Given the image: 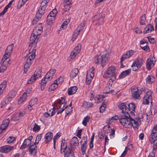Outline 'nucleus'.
I'll return each instance as SVG.
<instances>
[{
	"label": "nucleus",
	"instance_id": "nucleus-4",
	"mask_svg": "<svg viewBox=\"0 0 157 157\" xmlns=\"http://www.w3.org/2000/svg\"><path fill=\"white\" fill-rule=\"evenodd\" d=\"M36 50L33 49L32 50H29V52L27 54L25 57L26 59V63L25 64V67H29L34 59L35 57Z\"/></svg>",
	"mask_w": 157,
	"mask_h": 157
},
{
	"label": "nucleus",
	"instance_id": "nucleus-57",
	"mask_svg": "<svg viewBox=\"0 0 157 157\" xmlns=\"http://www.w3.org/2000/svg\"><path fill=\"white\" fill-rule=\"evenodd\" d=\"M15 139L13 137L10 136L7 139V143L8 144H10L13 143Z\"/></svg>",
	"mask_w": 157,
	"mask_h": 157
},
{
	"label": "nucleus",
	"instance_id": "nucleus-51",
	"mask_svg": "<svg viewBox=\"0 0 157 157\" xmlns=\"http://www.w3.org/2000/svg\"><path fill=\"white\" fill-rule=\"evenodd\" d=\"M57 12V11L56 10L54 9L51 11L48 15L51 16L52 17H55V16L56 15V14Z\"/></svg>",
	"mask_w": 157,
	"mask_h": 157
},
{
	"label": "nucleus",
	"instance_id": "nucleus-52",
	"mask_svg": "<svg viewBox=\"0 0 157 157\" xmlns=\"http://www.w3.org/2000/svg\"><path fill=\"white\" fill-rule=\"evenodd\" d=\"M42 134H39L37 136L35 140V145L36 144H38L39 141L41 140L42 137Z\"/></svg>",
	"mask_w": 157,
	"mask_h": 157
},
{
	"label": "nucleus",
	"instance_id": "nucleus-11",
	"mask_svg": "<svg viewBox=\"0 0 157 157\" xmlns=\"http://www.w3.org/2000/svg\"><path fill=\"white\" fill-rule=\"evenodd\" d=\"M13 47V44H12L7 46L6 50L5 53L1 59L2 63L4 62L3 59H7L10 57V54L12 52Z\"/></svg>",
	"mask_w": 157,
	"mask_h": 157
},
{
	"label": "nucleus",
	"instance_id": "nucleus-50",
	"mask_svg": "<svg viewBox=\"0 0 157 157\" xmlns=\"http://www.w3.org/2000/svg\"><path fill=\"white\" fill-rule=\"evenodd\" d=\"M105 103H102L101 106L99 109L100 112V113H103L105 110V108L106 107L107 101H105Z\"/></svg>",
	"mask_w": 157,
	"mask_h": 157
},
{
	"label": "nucleus",
	"instance_id": "nucleus-58",
	"mask_svg": "<svg viewBox=\"0 0 157 157\" xmlns=\"http://www.w3.org/2000/svg\"><path fill=\"white\" fill-rule=\"evenodd\" d=\"M134 53V51L132 50H130L127 52L125 54L127 56V57L128 58L131 56Z\"/></svg>",
	"mask_w": 157,
	"mask_h": 157
},
{
	"label": "nucleus",
	"instance_id": "nucleus-19",
	"mask_svg": "<svg viewBox=\"0 0 157 157\" xmlns=\"http://www.w3.org/2000/svg\"><path fill=\"white\" fill-rule=\"evenodd\" d=\"M128 106L127 109V111L128 112L129 115L130 114L132 115H134V113L135 112V109L136 106L135 104L133 103H130L129 104H127Z\"/></svg>",
	"mask_w": 157,
	"mask_h": 157
},
{
	"label": "nucleus",
	"instance_id": "nucleus-54",
	"mask_svg": "<svg viewBox=\"0 0 157 157\" xmlns=\"http://www.w3.org/2000/svg\"><path fill=\"white\" fill-rule=\"evenodd\" d=\"M40 126L36 124L35 123L33 128V131L34 132H37L40 130Z\"/></svg>",
	"mask_w": 157,
	"mask_h": 157
},
{
	"label": "nucleus",
	"instance_id": "nucleus-27",
	"mask_svg": "<svg viewBox=\"0 0 157 157\" xmlns=\"http://www.w3.org/2000/svg\"><path fill=\"white\" fill-rule=\"evenodd\" d=\"M78 72L79 71L77 68H75L73 69L71 71L70 74V78L71 79H73L76 77L77 75Z\"/></svg>",
	"mask_w": 157,
	"mask_h": 157
},
{
	"label": "nucleus",
	"instance_id": "nucleus-55",
	"mask_svg": "<svg viewBox=\"0 0 157 157\" xmlns=\"http://www.w3.org/2000/svg\"><path fill=\"white\" fill-rule=\"evenodd\" d=\"M71 5V4L65 3L63 8L64 10L66 11H68L70 9Z\"/></svg>",
	"mask_w": 157,
	"mask_h": 157
},
{
	"label": "nucleus",
	"instance_id": "nucleus-18",
	"mask_svg": "<svg viewBox=\"0 0 157 157\" xmlns=\"http://www.w3.org/2000/svg\"><path fill=\"white\" fill-rule=\"evenodd\" d=\"M13 146L5 145L0 147V152L1 153H7L13 150Z\"/></svg>",
	"mask_w": 157,
	"mask_h": 157
},
{
	"label": "nucleus",
	"instance_id": "nucleus-26",
	"mask_svg": "<svg viewBox=\"0 0 157 157\" xmlns=\"http://www.w3.org/2000/svg\"><path fill=\"white\" fill-rule=\"evenodd\" d=\"M150 112L147 114V119H150L151 117L152 112L153 111L154 114H155L157 112V105H154L151 109L150 110Z\"/></svg>",
	"mask_w": 157,
	"mask_h": 157
},
{
	"label": "nucleus",
	"instance_id": "nucleus-12",
	"mask_svg": "<svg viewBox=\"0 0 157 157\" xmlns=\"http://www.w3.org/2000/svg\"><path fill=\"white\" fill-rule=\"evenodd\" d=\"M43 31L42 25L41 24H39L33 29L32 35L38 36L42 33Z\"/></svg>",
	"mask_w": 157,
	"mask_h": 157
},
{
	"label": "nucleus",
	"instance_id": "nucleus-17",
	"mask_svg": "<svg viewBox=\"0 0 157 157\" xmlns=\"http://www.w3.org/2000/svg\"><path fill=\"white\" fill-rule=\"evenodd\" d=\"M109 54L105 53L101 56V66L104 67L105 65L109 61Z\"/></svg>",
	"mask_w": 157,
	"mask_h": 157
},
{
	"label": "nucleus",
	"instance_id": "nucleus-3",
	"mask_svg": "<svg viewBox=\"0 0 157 157\" xmlns=\"http://www.w3.org/2000/svg\"><path fill=\"white\" fill-rule=\"evenodd\" d=\"M29 145H30L29 147V149L30 153L33 155H35L36 152V146L35 145V143L32 144L31 141L29 140L25 139L24 140L21 147V149H24Z\"/></svg>",
	"mask_w": 157,
	"mask_h": 157
},
{
	"label": "nucleus",
	"instance_id": "nucleus-6",
	"mask_svg": "<svg viewBox=\"0 0 157 157\" xmlns=\"http://www.w3.org/2000/svg\"><path fill=\"white\" fill-rule=\"evenodd\" d=\"M42 73V70L39 69L36 70L34 72V75L28 80L27 84H30L35 81L37 78L40 77Z\"/></svg>",
	"mask_w": 157,
	"mask_h": 157
},
{
	"label": "nucleus",
	"instance_id": "nucleus-42",
	"mask_svg": "<svg viewBox=\"0 0 157 157\" xmlns=\"http://www.w3.org/2000/svg\"><path fill=\"white\" fill-rule=\"evenodd\" d=\"M152 94V92L150 90H149L147 92L145 97L149 99L150 100L152 101L153 96Z\"/></svg>",
	"mask_w": 157,
	"mask_h": 157
},
{
	"label": "nucleus",
	"instance_id": "nucleus-46",
	"mask_svg": "<svg viewBox=\"0 0 157 157\" xmlns=\"http://www.w3.org/2000/svg\"><path fill=\"white\" fill-rule=\"evenodd\" d=\"M101 56L98 55L95 56L94 58V60L95 63L97 64L99 63L100 61L101 62Z\"/></svg>",
	"mask_w": 157,
	"mask_h": 157
},
{
	"label": "nucleus",
	"instance_id": "nucleus-39",
	"mask_svg": "<svg viewBox=\"0 0 157 157\" xmlns=\"http://www.w3.org/2000/svg\"><path fill=\"white\" fill-rule=\"evenodd\" d=\"M48 82L49 81L46 79H44V78H43L41 82V90H43L44 89L46 86L47 82Z\"/></svg>",
	"mask_w": 157,
	"mask_h": 157
},
{
	"label": "nucleus",
	"instance_id": "nucleus-29",
	"mask_svg": "<svg viewBox=\"0 0 157 157\" xmlns=\"http://www.w3.org/2000/svg\"><path fill=\"white\" fill-rule=\"evenodd\" d=\"M116 78V77L114 76L111 77V78L109 79V81L107 83V85H108V86L105 88V90H108L110 89V87L112 86L113 82L115 80Z\"/></svg>",
	"mask_w": 157,
	"mask_h": 157
},
{
	"label": "nucleus",
	"instance_id": "nucleus-13",
	"mask_svg": "<svg viewBox=\"0 0 157 157\" xmlns=\"http://www.w3.org/2000/svg\"><path fill=\"white\" fill-rule=\"evenodd\" d=\"M25 114V113L22 111L19 113H15L11 116V119L12 121H16L21 118Z\"/></svg>",
	"mask_w": 157,
	"mask_h": 157
},
{
	"label": "nucleus",
	"instance_id": "nucleus-10",
	"mask_svg": "<svg viewBox=\"0 0 157 157\" xmlns=\"http://www.w3.org/2000/svg\"><path fill=\"white\" fill-rule=\"evenodd\" d=\"M143 64V60L142 58H138L133 63L131 67L133 71H136L140 68Z\"/></svg>",
	"mask_w": 157,
	"mask_h": 157
},
{
	"label": "nucleus",
	"instance_id": "nucleus-22",
	"mask_svg": "<svg viewBox=\"0 0 157 157\" xmlns=\"http://www.w3.org/2000/svg\"><path fill=\"white\" fill-rule=\"evenodd\" d=\"M4 61L3 63H1V60L0 62V63L2 65V66L0 67V73L4 72L6 69L7 66L8 64H10L9 63V61H5L6 59H3Z\"/></svg>",
	"mask_w": 157,
	"mask_h": 157
},
{
	"label": "nucleus",
	"instance_id": "nucleus-15",
	"mask_svg": "<svg viewBox=\"0 0 157 157\" xmlns=\"http://www.w3.org/2000/svg\"><path fill=\"white\" fill-rule=\"evenodd\" d=\"M56 71L55 69H50L46 74L44 78L48 81H49L53 78V76Z\"/></svg>",
	"mask_w": 157,
	"mask_h": 157
},
{
	"label": "nucleus",
	"instance_id": "nucleus-40",
	"mask_svg": "<svg viewBox=\"0 0 157 157\" xmlns=\"http://www.w3.org/2000/svg\"><path fill=\"white\" fill-rule=\"evenodd\" d=\"M27 97V94L26 92L24 93L19 99L18 102L19 104H20L21 103L24 102L26 99Z\"/></svg>",
	"mask_w": 157,
	"mask_h": 157
},
{
	"label": "nucleus",
	"instance_id": "nucleus-32",
	"mask_svg": "<svg viewBox=\"0 0 157 157\" xmlns=\"http://www.w3.org/2000/svg\"><path fill=\"white\" fill-rule=\"evenodd\" d=\"M58 83L57 80L54 81L53 83L51 84L48 88V91L51 92L52 90H54L58 86Z\"/></svg>",
	"mask_w": 157,
	"mask_h": 157
},
{
	"label": "nucleus",
	"instance_id": "nucleus-59",
	"mask_svg": "<svg viewBox=\"0 0 157 157\" xmlns=\"http://www.w3.org/2000/svg\"><path fill=\"white\" fill-rule=\"evenodd\" d=\"M78 53L76 52L73 50L71 52L70 55V57L72 59L74 58L77 55Z\"/></svg>",
	"mask_w": 157,
	"mask_h": 157
},
{
	"label": "nucleus",
	"instance_id": "nucleus-53",
	"mask_svg": "<svg viewBox=\"0 0 157 157\" xmlns=\"http://www.w3.org/2000/svg\"><path fill=\"white\" fill-rule=\"evenodd\" d=\"M81 48V45L80 44H78L77 46L75 48L74 51L77 52V53H79L80 51V49Z\"/></svg>",
	"mask_w": 157,
	"mask_h": 157
},
{
	"label": "nucleus",
	"instance_id": "nucleus-24",
	"mask_svg": "<svg viewBox=\"0 0 157 157\" xmlns=\"http://www.w3.org/2000/svg\"><path fill=\"white\" fill-rule=\"evenodd\" d=\"M36 101L37 99L36 98L34 99H32L29 102V105L28 107L26 108V109L27 110L30 111L32 109H33L34 108L33 106L34 104L36 103Z\"/></svg>",
	"mask_w": 157,
	"mask_h": 157
},
{
	"label": "nucleus",
	"instance_id": "nucleus-8",
	"mask_svg": "<svg viewBox=\"0 0 157 157\" xmlns=\"http://www.w3.org/2000/svg\"><path fill=\"white\" fill-rule=\"evenodd\" d=\"M95 69L94 67H92L87 71L86 79V84L89 85L91 82L94 76Z\"/></svg>",
	"mask_w": 157,
	"mask_h": 157
},
{
	"label": "nucleus",
	"instance_id": "nucleus-41",
	"mask_svg": "<svg viewBox=\"0 0 157 157\" xmlns=\"http://www.w3.org/2000/svg\"><path fill=\"white\" fill-rule=\"evenodd\" d=\"M93 105L90 102H88L86 101H84L82 105V107L85 108L92 107L93 106Z\"/></svg>",
	"mask_w": 157,
	"mask_h": 157
},
{
	"label": "nucleus",
	"instance_id": "nucleus-45",
	"mask_svg": "<svg viewBox=\"0 0 157 157\" xmlns=\"http://www.w3.org/2000/svg\"><path fill=\"white\" fill-rule=\"evenodd\" d=\"M119 117H119L118 116L116 115L112 117L111 119H109V120H108V124H111L113 122V121L117 120L118 119L119 120L121 116H120Z\"/></svg>",
	"mask_w": 157,
	"mask_h": 157
},
{
	"label": "nucleus",
	"instance_id": "nucleus-35",
	"mask_svg": "<svg viewBox=\"0 0 157 157\" xmlns=\"http://www.w3.org/2000/svg\"><path fill=\"white\" fill-rule=\"evenodd\" d=\"M65 98L63 97H62L61 98V99L55 102L54 103V104L55 105L58 106V105H60L62 104L64 105L67 104L65 102Z\"/></svg>",
	"mask_w": 157,
	"mask_h": 157
},
{
	"label": "nucleus",
	"instance_id": "nucleus-23",
	"mask_svg": "<svg viewBox=\"0 0 157 157\" xmlns=\"http://www.w3.org/2000/svg\"><path fill=\"white\" fill-rule=\"evenodd\" d=\"M53 137V134L51 132H48L44 136L45 140L44 142L46 144L48 143L52 139Z\"/></svg>",
	"mask_w": 157,
	"mask_h": 157
},
{
	"label": "nucleus",
	"instance_id": "nucleus-33",
	"mask_svg": "<svg viewBox=\"0 0 157 157\" xmlns=\"http://www.w3.org/2000/svg\"><path fill=\"white\" fill-rule=\"evenodd\" d=\"M154 27L151 24L147 25L145 28L144 31V33H149L152 30H154Z\"/></svg>",
	"mask_w": 157,
	"mask_h": 157
},
{
	"label": "nucleus",
	"instance_id": "nucleus-61",
	"mask_svg": "<svg viewBox=\"0 0 157 157\" xmlns=\"http://www.w3.org/2000/svg\"><path fill=\"white\" fill-rule=\"evenodd\" d=\"M61 136V133L60 132H58L55 136H54L53 138V141H56V140L59 138Z\"/></svg>",
	"mask_w": 157,
	"mask_h": 157
},
{
	"label": "nucleus",
	"instance_id": "nucleus-9",
	"mask_svg": "<svg viewBox=\"0 0 157 157\" xmlns=\"http://www.w3.org/2000/svg\"><path fill=\"white\" fill-rule=\"evenodd\" d=\"M131 91L132 96L134 98L136 99L140 98L141 91L139 90L138 87L135 86H132L131 88Z\"/></svg>",
	"mask_w": 157,
	"mask_h": 157
},
{
	"label": "nucleus",
	"instance_id": "nucleus-36",
	"mask_svg": "<svg viewBox=\"0 0 157 157\" xmlns=\"http://www.w3.org/2000/svg\"><path fill=\"white\" fill-rule=\"evenodd\" d=\"M77 87L76 86H73L69 88L68 89V95H71L75 93L77 90Z\"/></svg>",
	"mask_w": 157,
	"mask_h": 157
},
{
	"label": "nucleus",
	"instance_id": "nucleus-25",
	"mask_svg": "<svg viewBox=\"0 0 157 157\" xmlns=\"http://www.w3.org/2000/svg\"><path fill=\"white\" fill-rule=\"evenodd\" d=\"M71 149L68 148L66 152L63 154H64V157H75V155Z\"/></svg>",
	"mask_w": 157,
	"mask_h": 157
},
{
	"label": "nucleus",
	"instance_id": "nucleus-37",
	"mask_svg": "<svg viewBox=\"0 0 157 157\" xmlns=\"http://www.w3.org/2000/svg\"><path fill=\"white\" fill-rule=\"evenodd\" d=\"M155 80V78L152 75H149L147 78L146 81L148 84H151L154 82Z\"/></svg>",
	"mask_w": 157,
	"mask_h": 157
},
{
	"label": "nucleus",
	"instance_id": "nucleus-7",
	"mask_svg": "<svg viewBox=\"0 0 157 157\" xmlns=\"http://www.w3.org/2000/svg\"><path fill=\"white\" fill-rule=\"evenodd\" d=\"M116 67L114 66H111L108 68L106 71L104 73L103 77L105 78H110L112 77H116L115 75Z\"/></svg>",
	"mask_w": 157,
	"mask_h": 157
},
{
	"label": "nucleus",
	"instance_id": "nucleus-64",
	"mask_svg": "<svg viewBox=\"0 0 157 157\" xmlns=\"http://www.w3.org/2000/svg\"><path fill=\"white\" fill-rule=\"evenodd\" d=\"M64 78L63 77H60L58 78L57 81H58V84H61L63 82Z\"/></svg>",
	"mask_w": 157,
	"mask_h": 157
},
{
	"label": "nucleus",
	"instance_id": "nucleus-31",
	"mask_svg": "<svg viewBox=\"0 0 157 157\" xmlns=\"http://www.w3.org/2000/svg\"><path fill=\"white\" fill-rule=\"evenodd\" d=\"M10 124V120L9 118H6L4 119L0 126L3 130H5L8 127Z\"/></svg>",
	"mask_w": 157,
	"mask_h": 157
},
{
	"label": "nucleus",
	"instance_id": "nucleus-48",
	"mask_svg": "<svg viewBox=\"0 0 157 157\" xmlns=\"http://www.w3.org/2000/svg\"><path fill=\"white\" fill-rule=\"evenodd\" d=\"M86 147L87 144H81V150L82 151V154L83 155L85 153Z\"/></svg>",
	"mask_w": 157,
	"mask_h": 157
},
{
	"label": "nucleus",
	"instance_id": "nucleus-47",
	"mask_svg": "<svg viewBox=\"0 0 157 157\" xmlns=\"http://www.w3.org/2000/svg\"><path fill=\"white\" fill-rule=\"evenodd\" d=\"M55 19V17L48 15L47 18V22L49 25H50L52 23L53 21Z\"/></svg>",
	"mask_w": 157,
	"mask_h": 157
},
{
	"label": "nucleus",
	"instance_id": "nucleus-16",
	"mask_svg": "<svg viewBox=\"0 0 157 157\" xmlns=\"http://www.w3.org/2000/svg\"><path fill=\"white\" fill-rule=\"evenodd\" d=\"M49 0H43L41 3L40 6L38 10V12L44 14L45 8Z\"/></svg>",
	"mask_w": 157,
	"mask_h": 157
},
{
	"label": "nucleus",
	"instance_id": "nucleus-20",
	"mask_svg": "<svg viewBox=\"0 0 157 157\" xmlns=\"http://www.w3.org/2000/svg\"><path fill=\"white\" fill-rule=\"evenodd\" d=\"M153 59V58H148L147 60L146 67L148 70H150L154 66L155 61Z\"/></svg>",
	"mask_w": 157,
	"mask_h": 157
},
{
	"label": "nucleus",
	"instance_id": "nucleus-38",
	"mask_svg": "<svg viewBox=\"0 0 157 157\" xmlns=\"http://www.w3.org/2000/svg\"><path fill=\"white\" fill-rule=\"evenodd\" d=\"M6 80L3 82L0 85V95L3 93L4 90L6 87Z\"/></svg>",
	"mask_w": 157,
	"mask_h": 157
},
{
	"label": "nucleus",
	"instance_id": "nucleus-62",
	"mask_svg": "<svg viewBox=\"0 0 157 157\" xmlns=\"http://www.w3.org/2000/svg\"><path fill=\"white\" fill-rule=\"evenodd\" d=\"M100 17L99 18H102V19H103L105 17V14L103 13H100V14L96 15L95 17L96 19H97L98 18V17Z\"/></svg>",
	"mask_w": 157,
	"mask_h": 157
},
{
	"label": "nucleus",
	"instance_id": "nucleus-60",
	"mask_svg": "<svg viewBox=\"0 0 157 157\" xmlns=\"http://www.w3.org/2000/svg\"><path fill=\"white\" fill-rule=\"evenodd\" d=\"M151 101V100H150L149 99H148L147 98H146V97L145 96L143 100V103L145 105L147 104Z\"/></svg>",
	"mask_w": 157,
	"mask_h": 157
},
{
	"label": "nucleus",
	"instance_id": "nucleus-2",
	"mask_svg": "<svg viewBox=\"0 0 157 157\" xmlns=\"http://www.w3.org/2000/svg\"><path fill=\"white\" fill-rule=\"evenodd\" d=\"M149 141L151 144H153V149L152 151L148 157H155L157 149V124L153 127L149 136Z\"/></svg>",
	"mask_w": 157,
	"mask_h": 157
},
{
	"label": "nucleus",
	"instance_id": "nucleus-43",
	"mask_svg": "<svg viewBox=\"0 0 157 157\" xmlns=\"http://www.w3.org/2000/svg\"><path fill=\"white\" fill-rule=\"evenodd\" d=\"M146 16L145 14H143L140 17V24L141 25H145Z\"/></svg>",
	"mask_w": 157,
	"mask_h": 157
},
{
	"label": "nucleus",
	"instance_id": "nucleus-5",
	"mask_svg": "<svg viewBox=\"0 0 157 157\" xmlns=\"http://www.w3.org/2000/svg\"><path fill=\"white\" fill-rule=\"evenodd\" d=\"M85 23L84 22L81 23L80 25L77 27L76 29L74 30L71 39L72 41L73 42L78 38L80 33L83 30Z\"/></svg>",
	"mask_w": 157,
	"mask_h": 157
},
{
	"label": "nucleus",
	"instance_id": "nucleus-63",
	"mask_svg": "<svg viewBox=\"0 0 157 157\" xmlns=\"http://www.w3.org/2000/svg\"><path fill=\"white\" fill-rule=\"evenodd\" d=\"M98 20H97V23H96V25H99L102 24L104 20L102 19V18H98Z\"/></svg>",
	"mask_w": 157,
	"mask_h": 157
},
{
	"label": "nucleus",
	"instance_id": "nucleus-34",
	"mask_svg": "<svg viewBox=\"0 0 157 157\" xmlns=\"http://www.w3.org/2000/svg\"><path fill=\"white\" fill-rule=\"evenodd\" d=\"M68 148H67V145L66 143H63V141H62L61 145V154L64 153L65 152L67 151Z\"/></svg>",
	"mask_w": 157,
	"mask_h": 157
},
{
	"label": "nucleus",
	"instance_id": "nucleus-30",
	"mask_svg": "<svg viewBox=\"0 0 157 157\" xmlns=\"http://www.w3.org/2000/svg\"><path fill=\"white\" fill-rule=\"evenodd\" d=\"M43 14H42L41 13H40L39 12L37 13L35 17L33 19L32 22L33 24L34 25L36 24L41 19Z\"/></svg>",
	"mask_w": 157,
	"mask_h": 157
},
{
	"label": "nucleus",
	"instance_id": "nucleus-28",
	"mask_svg": "<svg viewBox=\"0 0 157 157\" xmlns=\"http://www.w3.org/2000/svg\"><path fill=\"white\" fill-rule=\"evenodd\" d=\"M131 70L130 69H128L123 71L119 76L120 78H122L129 74L131 72Z\"/></svg>",
	"mask_w": 157,
	"mask_h": 157
},
{
	"label": "nucleus",
	"instance_id": "nucleus-44",
	"mask_svg": "<svg viewBox=\"0 0 157 157\" xmlns=\"http://www.w3.org/2000/svg\"><path fill=\"white\" fill-rule=\"evenodd\" d=\"M70 21L69 19H67L61 25V27L60 29H65L67 28V24L69 23Z\"/></svg>",
	"mask_w": 157,
	"mask_h": 157
},
{
	"label": "nucleus",
	"instance_id": "nucleus-56",
	"mask_svg": "<svg viewBox=\"0 0 157 157\" xmlns=\"http://www.w3.org/2000/svg\"><path fill=\"white\" fill-rule=\"evenodd\" d=\"M87 136L83 137L82 139L80 142V144H87Z\"/></svg>",
	"mask_w": 157,
	"mask_h": 157
},
{
	"label": "nucleus",
	"instance_id": "nucleus-49",
	"mask_svg": "<svg viewBox=\"0 0 157 157\" xmlns=\"http://www.w3.org/2000/svg\"><path fill=\"white\" fill-rule=\"evenodd\" d=\"M90 118L89 116H87L84 118L82 122V124L84 126H86L87 125V123L89 121Z\"/></svg>",
	"mask_w": 157,
	"mask_h": 157
},
{
	"label": "nucleus",
	"instance_id": "nucleus-21",
	"mask_svg": "<svg viewBox=\"0 0 157 157\" xmlns=\"http://www.w3.org/2000/svg\"><path fill=\"white\" fill-rule=\"evenodd\" d=\"M37 36L34 35H32L30 37V41L29 44V46H33V44L35 45L36 44L37 42Z\"/></svg>",
	"mask_w": 157,
	"mask_h": 157
},
{
	"label": "nucleus",
	"instance_id": "nucleus-14",
	"mask_svg": "<svg viewBox=\"0 0 157 157\" xmlns=\"http://www.w3.org/2000/svg\"><path fill=\"white\" fill-rule=\"evenodd\" d=\"M79 141L78 138L76 136L73 137L71 140L70 145L71 149L75 150L79 145Z\"/></svg>",
	"mask_w": 157,
	"mask_h": 157
},
{
	"label": "nucleus",
	"instance_id": "nucleus-1",
	"mask_svg": "<svg viewBox=\"0 0 157 157\" xmlns=\"http://www.w3.org/2000/svg\"><path fill=\"white\" fill-rule=\"evenodd\" d=\"M127 104L126 103H122L118 106L119 108L121 109L123 113L119 119L120 124L124 127L130 128L133 126L134 129H138L139 124L137 121L131 117L130 115H129L127 111Z\"/></svg>",
	"mask_w": 157,
	"mask_h": 157
}]
</instances>
